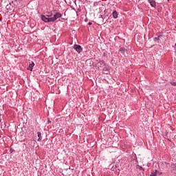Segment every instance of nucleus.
I'll use <instances>...</instances> for the list:
<instances>
[{"label":"nucleus","instance_id":"4","mask_svg":"<svg viewBox=\"0 0 176 176\" xmlns=\"http://www.w3.org/2000/svg\"><path fill=\"white\" fill-rule=\"evenodd\" d=\"M35 65V63H34V62H32V63H30L29 65V66L28 67V69L29 71H32V68H34V66Z\"/></svg>","mask_w":176,"mask_h":176},{"label":"nucleus","instance_id":"11","mask_svg":"<svg viewBox=\"0 0 176 176\" xmlns=\"http://www.w3.org/2000/svg\"><path fill=\"white\" fill-rule=\"evenodd\" d=\"M155 173H157V175H162V173H160L159 170H155Z\"/></svg>","mask_w":176,"mask_h":176},{"label":"nucleus","instance_id":"10","mask_svg":"<svg viewBox=\"0 0 176 176\" xmlns=\"http://www.w3.org/2000/svg\"><path fill=\"white\" fill-rule=\"evenodd\" d=\"M52 15L53 14L52 13L49 12L47 14L45 15V16L48 17V18H50V17H52Z\"/></svg>","mask_w":176,"mask_h":176},{"label":"nucleus","instance_id":"13","mask_svg":"<svg viewBox=\"0 0 176 176\" xmlns=\"http://www.w3.org/2000/svg\"><path fill=\"white\" fill-rule=\"evenodd\" d=\"M91 24H93L91 22L88 23V25H91Z\"/></svg>","mask_w":176,"mask_h":176},{"label":"nucleus","instance_id":"8","mask_svg":"<svg viewBox=\"0 0 176 176\" xmlns=\"http://www.w3.org/2000/svg\"><path fill=\"white\" fill-rule=\"evenodd\" d=\"M112 16L113 19H118V12H116V10H114L112 13Z\"/></svg>","mask_w":176,"mask_h":176},{"label":"nucleus","instance_id":"9","mask_svg":"<svg viewBox=\"0 0 176 176\" xmlns=\"http://www.w3.org/2000/svg\"><path fill=\"white\" fill-rule=\"evenodd\" d=\"M157 174L155 170H153L151 174V176H157Z\"/></svg>","mask_w":176,"mask_h":176},{"label":"nucleus","instance_id":"6","mask_svg":"<svg viewBox=\"0 0 176 176\" xmlns=\"http://www.w3.org/2000/svg\"><path fill=\"white\" fill-rule=\"evenodd\" d=\"M148 2L150 3V5H151V6L153 8H155V6H156V2H155V1H153V0H148Z\"/></svg>","mask_w":176,"mask_h":176},{"label":"nucleus","instance_id":"3","mask_svg":"<svg viewBox=\"0 0 176 176\" xmlns=\"http://www.w3.org/2000/svg\"><path fill=\"white\" fill-rule=\"evenodd\" d=\"M119 52L121 54H123V56H127V50L126 49L120 48Z\"/></svg>","mask_w":176,"mask_h":176},{"label":"nucleus","instance_id":"7","mask_svg":"<svg viewBox=\"0 0 176 176\" xmlns=\"http://www.w3.org/2000/svg\"><path fill=\"white\" fill-rule=\"evenodd\" d=\"M6 8L8 10H12V9H13V6H12V4L9 3L6 6Z\"/></svg>","mask_w":176,"mask_h":176},{"label":"nucleus","instance_id":"1","mask_svg":"<svg viewBox=\"0 0 176 176\" xmlns=\"http://www.w3.org/2000/svg\"><path fill=\"white\" fill-rule=\"evenodd\" d=\"M61 14L59 12L55 13L54 14L53 17L48 18L47 16L45 15H41V20L44 21L45 23H53L57 20V19H60L61 17Z\"/></svg>","mask_w":176,"mask_h":176},{"label":"nucleus","instance_id":"14","mask_svg":"<svg viewBox=\"0 0 176 176\" xmlns=\"http://www.w3.org/2000/svg\"><path fill=\"white\" fill-rule=\"evenodd\" d=\"M140 170H144V168H142V167H140Z\"/></svg>","mask_w":176,"mask_h":176},{"label":"nucleus","instance_id":"2","mask_svg":"<svg viewBox=\"0 0 176 176\" xmlns=\"http://www.w3.org/2000/svg\"><path fill=\"white\" fill-rule=\"evenodd\" d=\"M74 49L77 52V53H81V52L83 50L80 45L76 44L74 45Z\"/></svg>","mask_w":176,"mask_h":176},{"label":"nucleus","instance_id":"5","mask_svg":"<svg viewBox=\"0 0 176 176\" xmlns=\"http://www.w3.org/2000/svg\"><path fill=\"white\" fill-rule=\"evenodd\" d=\"M37 135L38 137V139L37 140V141L38 142H41V141H42V133L41 132H38Z\"/></svg>","mask_w":176,"mask_h":176},{"label":"nucleus","instance_id":"12","mask_svg":"<svg viewBox=\"0 0 176 176\" xmlns=\"http://www.w3.org/2000/svg\"><path fill=\"white\" fill-rule=\"evenodd\" d=\"M170 85H172V86H176V81L175 82H171Z\"/></svg>","mask_w":176,"mask_h":176}]
</instances>
